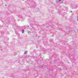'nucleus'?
<instances>
[{"instance_id":"1","label":"nucleus","mask_w":78,"mask_h":78,"mask_svg":"<svg viewBox=\"0 0 78 78\" xmlns=\"http://www.w3.org/2000/svg\"><path fill=\"white\" fill-rule=\"evenodd\" d=\"M24 33V30H23L22 31V33Z\"/></svg>"},{"instance_id":"2","label":"nucleus","mask_w":78,"mask_h":78,"mask_svg":"<svg viewBox=\"0 0 78 78\" xmlns=\"http://www.w3.org/2000/svg\"><path fill=\"white\" fill-rule=\"evenodd\" d=\"M28 52L27 51L25 52L24 54H27V53Z\"/></svg>"},{"instance_id":"3","label":"nucleus","mask_w":78,"mask_h":78,"mask_svg":"<svg viewBox=\"0 0 78 78\" xmlns=\"http://www.w3.org/2000/svg\"><path fill=\"white\" fill-rule=\"evenodd\" d=\"M59 2H61V1H62V0H58Z\"/></svg>"},{"instance_id":"4","label":"nucleus","mask_w":78,"mask_h":78,"mask_svg":"<svg viewBox=\"0 0 78 78\" xmlns=\"http://www.w3.org/2000/svg\"><path fill=\"white\" fill-rule=\"evenodd\" d=\"M77 20H78V16L77 17Z\"/></svg>"}]
</instances>
